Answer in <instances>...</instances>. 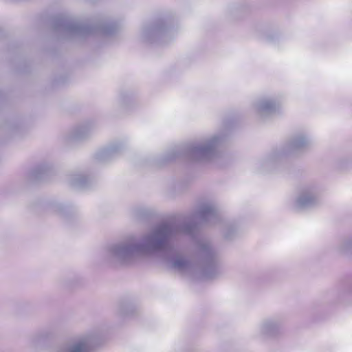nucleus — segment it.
Here are the masks:
<instances>
[{"mask_svg": "<svg viewBox=\"0 0 352 352\" xmlns=\"http://www.w3.org/2000/svg\"><path fill=\"white\" fill-rule=\"evenodd\" d=\"M82 350V346H78L76 347L75 351H80Z\"/></svg>", "mask_w": 352, "mask_h": 352, "instance_id": "nucleus-1", "label": "nucleus"}]
</instances>
